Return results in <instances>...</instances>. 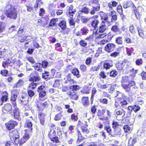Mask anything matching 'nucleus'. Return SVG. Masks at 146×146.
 Returning <instances> with one entry per match:
<instances>
[{
  "label": "nucleus",
  "instance_id": "59",
  "mask_svg": "<svg viewBox=\"0 0 146 146\" xmlns=\"http://www.w3.org/2000/svg\"><path fill=\"white\" fill-rule=\"evenodd\" d=\"M71 119L74 120L75 121H77L78 120V117L74 114H73L71 115Z\"/></svg>",
  "mask_w": 146,
  "mask_h": 146
},
{
  "label": "nucleus",
  "instance_id": "64",
  "mask_svg": "<svg viewBox=\"0 0 146 146\" xmlns=\"http://www.w3.org/2000/svg\"><path fill=\"white\" fill-rule=\"evenodd\" d=\"M141 76L142 77L143 79L145 80L146 79V72H143L141 74Z\"/></svg>",
  "mask_w": 146,
  "mask_h": 146
},
{
  "label": "nucleus",
  "instance_id": "53",
  "mask_svg": "<svg viewBox=\"0 0 146 146\" xmlns=\"http://www.w3.org/2000/svg\"><path fill=\"white\" fill-rule=\"evenodd\" d=\"M56 23V19H52L49 23V25L50 26H53L55 25Z\"/></svg>",
  "mask_w": 146,
  "mask_h": 146
},
{
  "label": "nucleus",
  "instance_id": "28",
  "mask_svg": "<svg viewBox=\"0 0 146 146\" xmlns=\"http://www.w3.org/2000/svg\"><path fill=\"white\" fill-rule=\"evenodd\" d=\"M97 33V31L96 30H94L92 34L90 35L89 36L87 37L85 39L89 41H91L93 40L94 37V34Z\"/></svg>",
  "mask_w": 146,
  "mask_h": 146
},
{
  "label": "nucleus",
  "instance_id": "41",
  "mask_svg": "<svg viewBox=\"0 0 146 146\" xmlns=\"http://www.w3.org/2000/svg\"><path fill=\"white\" fill-rule=\"evenodd\" d=\"M27 127L29 129H31L30 131H31L32 130V122L30 121H27L26 122Z\"/></svg>",
  "mask_w": 146,
  "mask_h": 146
},
{
  "label": "nucleus",
  "instance_id": "43",
  "mask_svg": "<svg viewBox=\"0 0 146 146\" xmlns=\"http://www.w3.org/2000/svg\"><path fill=\"white\" fill-rule=\"evenodd\" d=\"M123 129L125 132H128L131 129V128L128 125H124L123 127Z\"/></svg>",
  "mask_w": 146,
  "mask_h": 146
},
{
  "label": "nucleus",
  "instance_id": "50",
  "mask_svg": "<svg viewBox=\"0 0 146 146\" xmlns=\"http://www.w3.org/2000/svg\"><path fill=\"white\" fill-rule=\"evenodd\" d=\"M89 9L87 7H84L82 9V12L87 14L89 13Z\"/></svg>",
  "mask_w": 146,
  "mask_h": 146
},
{
  "label": "nucleus",
  "instance_id": "38",
  "mask_svg": "<svg viewBox=\"0 0 146 146\" xmlns=\"http://www.w3.org/2000/svg\"><path fill=\"white\" fill-rule=\"evenodd\" d=\"M5 109L7 111H10L12 109L11 105L9 104L5 105Z\"/></svg>",
  "mask_w": 146,
  "mask_h": 146
},
{
  "label": "nucleus",
  "instance_id": "15",
  "mask_svg": "<svg viewBox=\"0 0 146 146\" xmlns=\"http://www.w3.org/2000/svg\"><path fill=\"white\" fill-rule=\"evenodd\" d=\"M127 64L125 62H118L116 64V67L118 70H121L123 68L124 66Z\"/></svg>",
  "mask_w": 146,
  "mask_h": 146
},
{
  "label": "nucleus",
  "instance_id": "14",
  "mask_svg": "<svg viewBox=\"0 0 146 146\" xmlns=\"http://www.w3.org/2000/svg\"><path fill=\"white\" fill-rule=\"evenodd\" d=\"M113 66L112 60L108 61L105 62L104 65V68L106 69H108Z\"/></svg>",
  "mask_w": 146,
  "mask_h": 146
},
{
  "label": "nucleus",
  "instance_id": "13",
  "mask_svg": "<svg viewBox=\"0 0 146 146\" xmlns=\"http://www.w3.org/2000/svg\"><path fill=\"white\" fill-rule=\"evenodd\" d=\"M0 94L1 96L0 99L3 101H6L8 99V93L6 91L1 92L0 91Z\"/></svg>",
  "mask_w": 146,
  "mask_h": 146
},
{
  "label": "nucleus",
  "instance_id": "37",
  "mask_svg": "<svg viewBox=\"0 0 146 146\" xmlns=\"http://www.w3.org/2000/svg\"><path fill=\"white\" fill-rule=\"evenodd\" d=\"M82 131L84 134H87L89 133V129L84 126H82L81 127Z\"/></svg>",
  "mask_w": 146,
  "mask_h": 146
},
{
  "label": "nucleus",
  "instance_id": "48",
  "mask_svg": "<svg viewBox=\"0 0 146 146\" xmlns=\"http://www.w3.org/2000/svg\"><path fill=\"white\" fill-rule=\"evenodd\" d=\"M79 86L76 85H74L70 87V89L72 91H76L79 90Z\"/></svg>",
  "mask_w": 146,
  "mask_h": 146
},
{
  "label": "nucleus",
  "instance_id": "26",
  "mask_svg": "<svg viewBox=\"0 0 146 146\" xmlns=\"http://www.w3.org/2000/svg\"><path fill=\"white\" fill-rule=\"evenodd\" d=\"M24 83V81L22 80H20L16 84L14 85V87L19 88L23 85Z\"/></svg>",
  "mask_w": 146,
  "mask_h": 146
},
{
  "label": "nucleus",
  "instance_id": "34",
  "mask_svg": "<svg viewBox=\"0 0 146 146\" xmlns=\"http://www.w3.org/2000/svg\"><path fill=\"white\" fill-rule=\"evenodd\" d=\"M100 102L103 104L107 105L108 103V100L107 99L104 98H100L99 99Z\"/></svg>",
  "mask_w": 146,
  "mask_h": 146
},
{
  "label": "nucleus",
  "instance_id": "33",
  "mask_svg": "<svg viewBox=\"0 0 146 146\" xmlns=\"http://www.w3.org/2000/svg\"><path fill=\"white\" fill-rule=\"evenodd\" d=\"M80 31L82 34L83 35H86L87 33L88 30L87 27H84L82 28L81 29Z\"/></svg>",
  "mask_w": 146,
  "mask_h": 146
},
{
  "label": "nucleus",
  "instance_id": "31",
  "mask_svg": "<svg viewBox=\"0 0 146 146\" xmlns=\"http://www.w3.org/2000/svg\"><path fill=\"white\" fill-rule=\"evenodd\" d=\"M53 87L58 88L61 87L60 84L59 80H55L54 84L53 85Z\"/></svg>",
  "mask_w": 146,
  "mask_h": 146
},
{
  "label": "nucleus",
  "instance_id": "61",
  "mask_svg": "<svg viewBox=\"0 0 146 146\" xmlns=\"http://www.w3.org/2000/svg\"><path fill=\"white\" fill-rule=\"evenodd\" d=\"M69 23L70 25L73 26L74 27L75 24V22L72 18H71V19L69 20Z\"/></svg>",
  "mask_w": 146,
  "mask_h": 146
},
{
  "label": "nucleus",
  "instance_id": "18",
  "mask_svg": "<svg viewBox=\"0 0 146 146\" xmlns=\"http://www.w3.org/2000/svg\"><path fill=\"white\" fill-rule=\"evenodd\" d=\"M25 134L23 135V137L27 140L30 137L31 134V131L29 130H25Z\"/></svg>",
  "mask_w": 146,
  "mask_h": 146
},
{
  "label": "nucleus",
  "instance_id": "47",
  "mask_svg": "<svg viewBox=\"0 0 146 146\" xmlns=\"http://www.w3.org/2000/svg\"><path fill=\"white\" fill-rule=\"evenodd\" d=\"M133 110L135 112H137L140 109V107L138 105H135L133 106Z\"/></svg>",
  "mask_w": 146,
  "mask_h": 146
},
{
  "label": "nucleus",
  "instance_id": "32",
  "mask_svg": "<svg viewBox=\"0 0 146 146\" xmlns=\"http://www.w3.org/2000/svg\"><path fill=\"white\" fill-rule=\"evenodd\" d=\"M97 86L98 88L102 89H105L107 88V86L106 84H102L100 83H98L97 84Z\"/></svg>",
  "mask_w": 146,
  "mask_h": 146
},
{
  "label": "nucleus",
  "instance_id": "62",
  "mask_svg": "<svg viewBox=\"0 0 146 146\" xmlns=\"http://www.w3.org/2000/svg\"><path fill=\"white\" fill-rule=\"evenodd\" d=\"M29 96L30 97H33L34 95V93L32 91L29 90L28 91Z\"/></svg>",
  "mask_w": 146,
  "mask_h": 146
},
{
  "label": "nucleus",
  "instance_id": "46",
  "mask_svg": "<svg viewBox=\"0 0 146 146\" xmlns=\"http://www.w3.org/2000/svg\"><path fill=\"white\" fill-rule=\"evenodd\" d=\"M72 72L74 75L77 76V77H79V71L76 68L73 70Z\"/></svg>",
  "mask_w": 146,
  "mask_h": 146
},
{
  "label": "nucleus",
  "instance_id": "11",
  "mask_svg": "<svg viewBox=\"0 0 146 146\" xmlns=\"http://www.w3.org/2000/svg\"><path fill=\"white\" fill-rule=\"evenodd\" d=\"M44 87L43 86H40L37 89V92L39 93V97L42 98L46 95V92L44 90Z\"/></svg>",
  "mask_w": 146,
  "mask_h": 146
},
{
  "label": "nucleus",
  "instance_id": "24",
  "mask_svg": "<svg viewBox=\"0 0 146 146\" xmlns=\"http://www.w3.org/2000/svg\"><path fill=\"white\" fill-rule=\"evenodd\" d=\"M35 67L36 70L40 72H42L43 71L42 67L40 63L36 64V65L35 66Z\"/></svg>",
  "mask_w": 146,
  "mask_h": 146
},
{
  "label": "nucleus",
  "instance_id": "49",
  "mask_svg": "<svg viewBox=\"0 0 146 146\" xmlns=\"http://www.w3.org/2000/svg\"><path fill=\"white\" fill-rule=\"evenodd\" d=\"M105 129L106 130L107 132L110 134H111V127L109 125L106 126L104 127Z\"/></svg>",
  "mask_w": 146,
  "mask_h": 146
},
{
  "label": "nucleus",
  "instance_id": "42",
  "mask_svg": "<svg viewBox=\"0 0 146 146\" xmlns=\"http://www.w3.org/2000/svg\"><path fill=\"white\" fill-rule=\"evenodd\" d=\"M14 62L15 61L13 60H12L11 59V60H8V61L7 62L6 61V62H4L3 63V65L4 67L5 68L6 66L8 64H10V63H14Z\"/></svg>",
  "mask_w": 146,
  "mask_h": 146
},
{
  "label": "nucleus",
  "instance_id": "55",
  "mask_svg": "<svg viewBox=\"0 0 146 146\" xmlns=\"http://www.w3.org/2000/svg\"><path fill=\"white\" fill-rule=\"evenodd\" d=\"M118 73L116 71L113 70L110 72V76H111L115 77L117 74Z\"/></svg>",
  "mask_w": 146,
  "mask_h": 146
},
{
  "label": "nucleus",
  "instance_id": "2",
  "mask_svg": "<svg viewBox=\"0 0 146 146\" xmlns=\"http://www.w3.org/2000/svg\"><path fill=\"white\" fill-rule=\"evenodd\" d=\"M35 73L34 72H33L31 74L30 76V78H29V80L33 82L29 85V87L30 89H34L36 86V83L34 82L38 81L40 80V78L38 76H34V74Z\"/></svg>",
  "mask_w": 146,
  "mask_h": 146
},
{
  "label": "nucleus",
  "instance_id": "16",
  "mask_svg": "<svg viewBox=\"0 0 146 146\" xmlns=\"http://www.w3.org/2000/svg\"><path fill=\"white\" fill-rule=\"evenodd\" d=\"M19 100L23 104L25 105V106L27 105L28 103V98L27 96H22L19 98Z\"/></svg>",
  "mask_w": 146,
  "mask_h": 146
},
{
  "label": "nucleus",
  "instance_id": "56",
  "mask_svg": "<svg viewBox=\"0 0 146 146\" xmlns=\"http://www.w3.org/2000/svg\"><path fill=\"white\" fill-rule=\"evenodd\" d=\"M117 11L118 13L120 15L122 14L123 11L122 10V7L121 6H118L117 8Z\"/></svg>",
  "mask_w": 146,
  "mask_h": 146
},
{
  "label": "nucleus",
  "instance_id": "35",
  "mask_svg": "<svg viewBox=\"0 0 146 146\" xmlns=\"http://www.w3.org/2000/svg\"><path fill=\"white\" fill-rule=\"evenodd\" d=\"M115 41L116 43L118 44H122L123 43L122 37L121 36L117 37L116 38Z\"/></svg>",
  "mask_w": 146,
  "mask_h": 146
},
{
  "label": "nucleus",
  "instance_id": "3",
  "mask_svg": "<svg viewBox=\"0 0 146 146\" xmlns=\"http://www.w3.org/2000/svg\"><path fill=\"white\" fill-rule=\"evenodd\" d=\"M106 24L108 25V24L102 23L100 24L98 30V33H97L96 34L97 38H103L107 34L106 33H104L106 29Z\"/></svg>",
  "mask_w": 146,
  "mask_h": 146
},
{
  "label": "nucleus",
  "instance_id": "23",
  "mask_svg": "<svg viewBox=\"0 0 146 146\" xmlns=\"http://www.w3.org/2000/svg\"><path fill=\"white\" fill-rule=\"evenodd\" d=\"M115 113L117 115H121L123 113V115H124V111L122 109H116L115 111Z\"/></svg>",
  "mask_w": 146,
  "mask_h": 146
},
{
  "label": "nucleus",
  "instance_id": "51",
  "mask_svg": "<svg viewBox=\"0 0 146 146\" xmlns=\"http://www.w3.org/2000/svg\"><path fill=\"white\" fill-rule=\"evenodd\" d=\"M48 63L47 61L44 60L42 62V64H41L42 68H45L48 66Z\"/></svg>",
  "mask_w": 146,
  "mask_h": 146
},
{
  "label": "nucleus",
  "instance_id": "25",
  "mask_svg": "<svg viewBox=\"0 0 146 146\" xmlns=\"http://www.w3.org/2000/svg\"><path fill=\"white\" fill-rule=\"evenodd\" d=\"M137 140L136 138H134L133 139H130L129 140L128 146H133L134 144L136 142Z\"/></svg>",
  "mask_w": 146,
  "mask_h": 146
},
{
  "label": "nucleus",
  "instance_id": "17",
  "mask_svg": "<svg viewBox=\"0 0 146 146\" xmlns=\"http://www.w3.org/2000/svg\"><path fill=\"white\" fill-rule=\"evenodd\" d=\"M82 104L84 106H86L89 104L88 98V97H83L82 99Z\"/></svg>",
  "mask_w": 146,
  "mask_h": 146
},
{
  "label": "nucleus",
  "instance_id": "36",
  "mask_svg": "<svg viewBox=\"0 0 146 146\" xmlns=\"http://www.w3.org/2000/svg\"><path fill=\"white\" fill-rule=\"evenodd\" d=\"M97 92V90L95 88H92V96L91 97V100H93L94 99V97L95 94Z\"/></svg>",
  "mask_w": 146,
  "mask_h": 146
},
{
  "label": "nucleus",
  "instance_id": "8",
  "mask_svg": "<svg viewBox=\"0 0 146 146\" xmlns=\"http://www.w3.org/2000/svg\"><path fill=\"white\" fill-rule=\"evenodd\" d=\"M55 134V132L54 130H51L48 133L49 137L51 141L53 142H58V137H54Z\"/></svg>",
  "mask_w": 146,
  "mask_h": 146
},
{
  "label": "nucleus",
  "instance_id": "5",
  "mask_svg": "<svg viewBox=\"0 0 146 146\" xmlns=\"http://www.w3.org/2000/svg\"><path fill=\"white\" fill-rule=\"evenodd\" d=\"M91 3L93 4L92 6V8L91 10L90 13L91 15H94L95 13V11H98L100 9V5L98 0H92Z\"/></svg>",
  "mask_w": 146,
  "mask_h": 146
},
{
  "label": "nucleus",
  "instance_id": "19",
  "mask_svg": "<svg viewBox=\"0 0 146 146\" xmlns=\"http://www.w3.org/2000/svg\"><path fill=\"white\" fill-rule=\"evenodd\" d=\"M14 116L15 119H18L19 117V112L17 108H15L14 110Z\"/></svg>",
  "mask_w": 146,
  "mask_h": 146
},
{
  "label": "nucleus",
  "instance_id": "4",
  "mask_svg": "<svg viewBox=\"0 0 146 146\" xmlns=\"http://www.w3.org/2000/svg\"><path fill=\"white\" fill-rule=\"evenodd\" d=\"M10 135L11 140L12 141V143L15 144H17L19 143L20 144H22L24 143L27 140L23 137L20 140H19L18 135L12 136V133L10 134Z\"/></svg>",
  "mask_w": 146,
  "mask_h": 146
},
{
  "label": "nucleus",
  "instance_id": "27",
  "mask_svg": "<svg viewBox=\"0 0 146 146\" xmlns=\"http://www.w3.org/2000/svg\"><path fill=\"white\" fill-rule=\"evenodd\" d=\"M111 30L113 32L117 33L119 31V29L118 26L114 25L111 27Z\"/></svg>",
  "mask_w": 146,
  "mask_h": 146
},
{
  "label": "nucleus",
  "instance_id": "60",
  "mask_svg": "<svg viewBox=\"0 0 146 146\" xmlns=\"http://www.w3.org/2000/svg\"><path fill=\"white\" fill-rule=\"evenodd\" d=\"M48 73L47 72H45L42 75V78H44L45 79H46L48 78V76H49Z\"/></svg>",
  "mask_w": 146,
  "mask_h": 146
},
{
  "label": "nucleus",
  "instance_id": "54",
  "mask_svg": "<svg viewBox=\"0 0 146 146\" xmlns=\"http://www.w3.org/2000/svg\"><path fill=\"white\" fill-rule=\"evenodd\" d=\"M49 103L48 101H46L45 102H41V104L42 106L43 109L44 108L47 107L48 106V104Z\"/></svg>",
  "mask_w": 146,
  "mask_h": 146
},
{
  "label": "nucleus",
  "instance_id": "7",
  "mask_svg": "<svg viewBox=\"0 0 146 146\" xmlns=\"http://www.w3.org/2000/svg\"><path fill=\"white\" fill-rule=\"evenodd\" d=\"M101 14H100V16L101 17V19L102 20H104V21H102V23H104L108 24V25L110 26L111 25V22L108 19V16L105 14L103 12H102Z\"/></svg>",
  "mask_w": 146,
  "mask_h": 146
},
{
  "label": "nucleus",
  "instance_id": "39",
  "mask_svg": "<svg viewBox=\"0 0 146 146\" xmlns=\"http://www.w3.org/2000/svg\"><path fill=\"white\" fill-rule=\"evenodd\" d=\"M69 95H70V97L73 100H76L78 99V97L74 93L70 92Z\"/></svg>",
  "mask_w": 146,
  "mask_h": 146
},
{
  "label": "nucleus",
  "instance_id": "12",
  "mask_svg": "<svg viewBox=\"0 0 146 146\" xmlns=\"http://www.w3.org/2000/svg\"><path fill=\"white\" fill-rule=\"evenodd\" d=\"M136 26L137 27L139 35L142 38H144L145 37V35L143 29L142 28L141 25L138 26L136 25Z\"/></svg>",
  "mask_w": 146,
  "mask_h": 146
},
{
  "label": "nucleus",
  "instance_id": "21",
  "mask_svg": "<svg viewBox=\"0 0 146 146\" xmlns=\"http://www.w3.org/2000/svg\"><path fill=\"white\" fill-rule=\"evenodd\" d=\"M111 16L112 17V18L111 21H110L111 23L112 22H115L117 20V15H116L115 12L113 11H111Z\"/></svg>",
  "mask_w": 146,
  "mask_h": 146
},
{
  "label": "nucleus",
  "instance_id": "52",
  "mask_svg": "<svg viewBox=\"0 0 146 146\" xmlns=\"http://www.w3.org/2000/svg\"><path fill=\"white\" fill-rule=\"evenodd\" d=\"M77 133L78 134V138L77 141L80 142L83 139V138L80 132L79 131H78Z\"/></svg>",
  "mask_w": 146,
  "mask_h": 146
},
{
  "label": "nucleus",
  "instance_id": "44",
  "mask_svg": "<svg viewBox=\"0 0 146 146\" xmlns=\"http://www.w3.org/2000/svg\"><path fill=\"white\" fill-rule=\"evenodd\" d=\"M90 90V88H89L87 86H85L83 88V90H82V91L84 93L88 94L89 93Z\"/></svg>",
  "mask_w": 146,
  "mask_h": 146
},
{
  "label": "nucleus",
  "instance_id": "30",
  "mask_svg": "<svg viewBox=\"0 0 146 146\" xmlns=\"http://www.w3.org/2000/svg\"><path fill=\"white\" fill-rule=\"evenodd\" d=\"M59 25L62 30H64L66 27L65 21H61L59 23Z\"/></svg>",
  "mask_w": 146,
  "mask_h": 146
},
{
  "label": "nucleus",
  "instance_id": "9",
  "mask_svg": "<svg viewBox=\"0 0 146 146\" xmlns=\"http://www.w3.org/2000/svg\"><path fill=\"white\" fill-rule=\"evenodd\" d=\"M17 122L14 121H10L5 124L7 128L9 130L13 129L15 125H17Z\"/></svg>",
  "mask_w": 146,
  "mask_h": 146
},
{
  "label": "nucleus",
  "instance_id": "20",
  "mask_svg": "<svg viewBox=\"0 0 146 146\" xmlns=\"http://www.w3.org/2000/svg\"><path fill=\"white\" fill-rule=\"evenodd\" d=\"M69 13L70 16H73L74 14L76 12V10L75 9H73V6L71 5L69 7Z\"/></svg>",
  "mask_w": 146,
  "mask_h": 146
},
{
  "label": "nucleus",
  "instance_id": "40",
  "mask_svg": "<svg viewBox=\"0 0 146 146\" xmlns=\"http://www.w3.org/2000/svg\"><path fill=\"white\" fill-rule=\"evenodd\" d=\"M134 7L136 9V8L135 6L133 7V8L134 9V13L135 14V15L137 19H139L140 18V15L139 14V13L138 12L137 10L136 9H135Z\"/></svg>",
  "mask_w": 146,
  "mask_h": 146
},
{
  "label": "nucleus",
  "instance_id": "10",
  "mask_svg": "<svg viewBox=\"0 0 146 146\" xmlns=\"http://www.w3.org/2000/svg\"><path fill=\"white\" fill-rule=\"evenodd\" d=\"M129 77L127 76H125L121 80V82L122 83V86L123 88L126 90L127 92L129 91L130 90V88L129 85V84H123V83L126 82L128 81Z\"/></svg>",
  "mask_w": 146,
  "mask_h": 146
},
{
  "label": "nucleus",
  "instance_id": "22",
  "mask_svg": "<svg viewBox=\"0 0 146 146\" xmlns=\"http://www.w3.org/2000/svg\"><path fill=\"white\" fill-rule=\"evenodd\" d=\"M17 95L16 94H13L12 96L11 97V100L13 105L14 106H15L16 105V100L17 98Z\"/></svg>",
  "mask_w": 146,
  "mask_h": 146
},
{
  "label": "nucleus",
  "instance_id": "45",
  "mask_svg": "<svg viewBox=\"0 0 146 146\" xmlns=\"http://www.w3.org/2000/svg\"><path fill=\"white\" fill-rule=\"evenodd\" d=\"M99 21L97 20H94L92 22L91 25L92 26L95 28L99 23Z\"/></svg>",
  "mask_w": 146,
  "mask_h": 146
},
{
  "label": "nucleus",
  "instance_id": "58",
  "mask_svg": "<svg viewBox=\"0 0 146 146\" xmlns=\"http://www.w3.org/2000/svg\"><path fill=\"white\" fill-rule=\"evenodd\" d=\"M62 117V115L61 114H57L54 118L55 120L58 121L60 120Z\"/></svg>",
  "mask_w": 146,
  "mask_h": 146
},
{
  "label": "nucleus",
  "instance_id": "29",
  "mask_svg": "<svg viewBox=\"0 0 146 146\" xmlns=\"http://www.w3.org/2000/svg\"><path fill=\"white\" fill-rule=\"evenodd\" d=\"M5 25L4 23L0 22V33L3 32L4 30Z\"/></svg>",
  "mask_w": 146,
  "mask_h": 146
},
{
  "label": "nucleus",
  "instance_id": "6",
  "mask_svg": "<svg viewBox=\"0 0 146 146\" xmlns=\"http://www.w3.org/2000/svg\"><path fill=\"white\" fill-rule=\"evenodd\" d=\"M115 46V45L113 43L108 44L105 46V50L106 51L110 53L114 50Z\"/></svg>",
  "mask_w": 146,
  "mask_h": 146
},
{
  "label": "nucleus",
  "instance_id": "57",
  "mask_svg": "<svg viewBox=\"0 0 146 146\" xmlns=\"http://www.w3.org/2000/svg\"><path fill=\"white\" fill-rule=\"evenodd\" d=\"M112 125L113 128L116 129L119 126V124L117 122L113 121L112 123Z\"/></svg>",
  "mask_w": 146,
  "mask_h": 146
},
{
  "label": "nucleus",
  "instance_id": "63",
  "mask_svg": "<svg viewBox=\"0 0 146 146\" xmlns=\"http://www.w3.org/2000/svg\"><path fill=\"white\" fill-rule=\"evenodd\" d=\"M119 53L117 52H115L111 53L110 56L115 57L117 56L119 54Z\"/></svg>",
  "mask_w": 146,
  "mask_h": 146
},
{
  "label": "nucleus",
  "instance_id": "1",
  "mask_svg": "<svg viewBox=\"0 0 146 146\" xmlns=\"http://www.w3.org/2000/svg\"><path fill=\"white\" fill-rule=\"evenodd\" d=\"M5 14L7 17L11 19H16L17 17V12L15 10V7L13 6L8 5L7 6Z\"/></svg>",
  "mask_w": 146,
  "mask_h": 146
}]
</instances>
